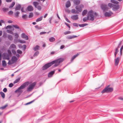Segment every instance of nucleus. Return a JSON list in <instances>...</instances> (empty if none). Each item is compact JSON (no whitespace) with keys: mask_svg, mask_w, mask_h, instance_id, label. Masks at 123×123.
<instances>
[{"mask_svg":"<svg viewBox=\"0 0 123 123\" xmlns=\"http://www.w3.org/2000/svg\"><path fill=\"white\" fill-rule=\"evenodd\" d=\"M63 59L62 58H60L50 62L48 63L42 67V70H45L47 69L54 64H55L54 65V67H57L59 65L60 63L63 62Z\"/></svg>","mask_w":123,"mask_h":123,"instance_id":"obj_1","label":"nucleus"},{"mask_svg":"<svg viewBox=\"0 0 123 123\" xmlns=\"http://www.w3.org/2000/svg\"><path fill=\"white\" fill-rule=\"evenodd\" d=\"M91 12H88V15L87 16V18L85 17L83 18V20L84 22L86 21L87 20L92 21H93L94 20V18L92 14L91 13L92 12V11Z\"/></svg>","mask_w":123,"mask_h":123,"instance_id":"obj_2","label":"nucleus"},{"mask_svg":"<svg viewBox=\"0 0 123 123\" xmlns=\"http://www.w3.org/2000/svg\"><path fill=\"white\" fill-rule=\"evenodd\" d=\"M110 85H109L107 86L101 91V93H103L105 92L108 93L112 92L113 91V89L112 87H110Z\"/></svg>","mask_w":123,"mask_h":123,"instance_id":"obj_3","label":"nucleus"},{"mask_svg":"<svg viewBox=\"0 0 123 123\" xmlns=\"http://www.w3.org/2000/svg\"><path fill=\"white\" fill-rule=\"evenodd\" d=\"M100 7L103 12L107 11L109 9L107 5L105 4H101Z\"/></svg>","mask_w":123,"mask_h":123,"instance_id":"obj_4","label":"nucleus"},{"mask_svg":"<svg viewBox=\"0 0 123 123\" xmlns=\"http://www.w3.org/2000/svg\"><path fill=\"white\" fill-rule=\"evenodd\" d=\"M36 84V82H34L30 85L29 87L27 88V91H31L32 89L34 86H35Z\"/></svg>","mask_w":123,"mask_h":123,"instance_id":"obj_5","label":"nucleus"},{"mask_svg":"<svg viewBox=\"0 0 123 123\" xmlns=\"http://www.w3.org/2000/svg\"><path fill=\"white\" fill-rule=\"evenodd\" d=\"M29 81H27L21 85L19 88V89L20 90L22 89L25 88L26 86L28 85L29 84Z\"/></svg>","mask_w":123,"mask_h":123,"instance_id":"obj_6","label":"nucleus"},{"mask_svg":"<svg viewBox=\"0 0 123 123\" xmlns=\"http://www.w3.org/2000/svg\"><path fill=\"white\" fill-rule=\"evenodd\" d=\"M84 5L81 4L79 6H76L75 7V8L77 10L76 11L79 12H80L82 10V8L84 7Z\"/></svg>","mask_w":123,"mask_h":123,"instance_id":"obj_7","label":"nucleus"},{"mask_svg":"<svg viewBox=\"0 0 123 123\" xmlns=\"http://www.w3.org/2000/svg\"><path fill=\"white\" fill-rule=\"evenodd\" d=\"M119 8L120 6L119 5L114 4L112 8V9L114 11H116L119 9Z\"/></svg>","mask_w":123,"mask_h":123,"instance_id":"obj_8","label":"nucleus"},{"mask_svg":"<svg viewBox=\"0 0 123 123\" xmlns=\"http://www.w3.org/2000/svg\"><path fill=\"white\" fill-rule=\"evenodd\" d=\"M113 14V13L110 11L109 12H106L105 13V15L106 17H110Z\"/></svg>","mask_w":123,"mask_h":123,"instance_id":"obj_9","label":"nucleus"},{"mask_svg":"<svg viewBox=\"0 0 123 123\" xmlns=\"http://www.w3.org/2000/svg\"><path fill=\"white\" fill-rule=\"evenodd\" d=\"M71 18L73 20H76L78 19L79 17L77 14L71 16Z\"/></svg>","mask_w":123,"mask_h":123,"instance_id":"obj_10","label":"nucleus"},{"mask_svg":"<svg viewBox=\"0 0 123 123\" xmlns=\"http://www.w3.org/2000/svg\"><path fill=\"white\" fill-rule=\"evenodd\" d=\"M55 70H54L50 72L48 74V76L49 77H52L53 74L55 73Z\"/></svg>","mask_w":123,"mask_h":123,"instance_id":"obj_11","label":"nucleus"},{"mask_svg":"<svg viewBox=\"0 0 123 123\" xmlns=\"http://www.w3.org/2000/svg\"><path fill=\"white\" fill-rule=\"evenodd\" d=\"M120 60V58L119 57H117L115 59V66H117L119 63Z\"/></svg>","mask_w":123,"mask_h":123,"instance_id":"obj_12","label":"nucleus"},{"mask_svg":"<svg viewBox=\"0 0 123 123\" xmlns=\"http://www.w3.org/2000/svg\"><path fill=\"white\" fill-rule=\"evenodd\" d=\"M18 60L17 58L15 56H13L12 57L11 61L13 62L14 63L17 61Z\"/></svg>","mask_w":123,"mask_h":123,"instance_id":"obj_13","label":"nucleus"},{"mask_svg":"<svg viewBox=\"0 0 123 123\" xmlns=\"http://www.w3.org/2000/svg\"><path fill=\"white\" fill-rule=\"evenodd\" d=\"M3 57L6 59L9 60V55L7 54L4 53L3 54Z\"/></svg>","mask_w":123,"mask_h":123,"instance_id":"obj_14","label":"nucleus"},{"mask_svg":"<svg viewBox=\"0 0 123 123\" xmlns=\"http://www.w3.org/2000/svg\"><path fill=\"white\" fill-rule=\"evenodd\" d=\"M21 8V5L19 4H18L16 5L15 8V10H19Z\"/></svg>","mask_w":123,"mask_h":123,"instance_id":"obj_15","label":"nucleus"},{"mask_svg":"<svg viewBox=\"0 0 123 123\" xmlns=\"http://www.w3.org/2000/svg\"><path fill=\"white\" fill-rule=\"evenodd\" d=\"M21 36L23 38L25 39L26 40H28V36L26 35L25 33H22Z\"/></svg>","mask_w":123,"mask_h":123,"instance_id":"obj_16","label":"nucleus"},{"mask_svg":"<svg viewBox=\"0 0 123 123\" xmlns=\"http://www.w3.org/2000/svg\"><path fill=\"white\" fill-rule=\"evenodd\" d=\"M27 10L29 11H31L33 10V8L31 5H29L27 7Z\"/></svg>","mask_w":123,"mask_h":123,"instance_id":"obj_17","label":"nucleus"},{"mask_svg":"<svg viewBox=\"0 0 123 123\" xmlns=\"http://www.w3.org/2000/svg\"><path fill=\"white\" fill-rule=\"evenodd\" d=\"M73 1L74 4L76 5H79L80 2V0H74Z\"/></svg>","mask_w":123,"mask_h":123,"instance_id":"obj_18","label":"nucleus"},{"mask_svg":"<svg viewBox=\"0 0 123 123\" xmlns=\"http://www.w3.org/2000/svg\"><path fill=\"white\" fill-rule=\"evenodd\" d=\"M91 11H92V12H91V13L92 14L93 16L94 17V20L95 18H94V14L96 16H97L98 15V14L96 12H94L92 10H91L89 11L88 12H91Z\"/></svg>","mask_w":123,"mask_h":123,"instance_id":"obj_19","label":"nucleus"},{"mask_svg":"<svg viewBox=\"0 0 123 123\" xmlns=\"http://www.w3.org/2000/svg\"><path fill=\"white\" fill-rule=\"evenodd\" d=\"M66 7L67 8H68L71 6V3L69 1H68L66 4Z\"/></svg>","mask_w":123,"mask_h":123,"instance_id":"obj_20","label":"nucleus"},{"mask_svg":"<svg viewBox=\"0 0 123 123\" xmlns=\"http://www.w3.org/2000/svg\"><path fill=\"white\" fill-rule=\"evenodd\" d=\"M87 12L88 11L87 10L85 9L83 10L82 13V16H85L87 13Z\"/></svg>","mask_w":123,"mask_h":123,"instance_id":"obj_21","label":"nucleus"},{"mask_svg":"<svg viewBox=\"0 0 123 123\" xmlns=\"http://www.w3.org/2000/svg\"><path fill=\"white\" fill-rule=\"evenodd\" d=\"M71 12L73 13L78 14L79 12L77 11H76L74 9H72L71 10Z\"/></svg>","mask_w":123,"mask_h":123,"instance_id":"obj_22","label":"nucleus"},{"mask_svg":"<svg viewBox=\"0 0 123 123\" xmlns=\"http://www.w3.org/2000/svg\"><path fill=\"white\" fill-rule=\"evenodd\" d=\"M21 78L19 77L18 78L16 79L13 82V84H15L18 83L20 80Z\"/></svg>","mask_w":123,"mask_h":123,"instance_id":"obj_23","label":"nucleus"},{"mask_svg":"<svg viewBox=\"0 0 123 123\" xmlns=\"http://www.w3.org/2000/svg\"><path fill=\"white\" fill-rule=\"evenodd\" d=\"M33 4L36 8H37L38 5V3L37 1H34L33 2Z\"/></svg>","mask_w":123,"mask_h":123,"instance_id":"obj_24","label":"nucleus"},{"mask_svg":"<svg viewBox=\"0 0 123 123\" xmlns=\"http://www.w3.org/2000/svg\"><path fill=\"white\" fill-rule=\"evenodd\" d=\"M88 25V24L85 23L81 24H79V26L80 27H84L86 26L87 25Z\"/></svg>","mask_w":123,"mask_h":123,"instance_id":"obj_25","label":"nucleus"},{"mask_svg":"<svg viewBox=\"0 0 123 123\" xmlns=\"http://www.w3.org/2000/svg\"><path fill=\"white\" fill-rule=\"evenodd\" d=\"M49 40L50 42H53L55 41V39L54 37H52L49 38Z\"/></svg>","mask_w":123,"mask_h":123,"instance_id":"obj_26","label":"nucleus"},{"mask_svg":"<svg viewBox=\"0 0 123 123\" xmlns=\"http://www.w3.org/2000/svg\"><path fill=\"white\" fill-rule=\"evenodd\" d=\"M8 104H6L5 105L0 107V109L3 110L5 109L7 106H8Z\"/></svg>","mask_w":123,"mask_h":123,"instance_id":"obj_27","label":"nucleus"},{"mask_svg":"<svg viewBox=\"0 0 123 123\" xmlns=\"http://www.w3.org/2000/svg\"><path fill=\"white\" fill-rule=\"evenodd\" d=\"M111 2L113 3L116 4H118L119 3V2L115 0H111Z\"/></svg>","mask_w":123,"mask_h":123,"instance_id":"obj_28","label":"nucleus"},{"mask_svg":"<svg viewBox=\"0 0 123 123\" xmlns=\"http://www.w3.org/2000/svg\"><path fill=\"white\" fill-rule=\"evenodd\" d=\"M39 47V46L38 45H36L35 46V47L34 48L33 50L35 51L37 50H38Z\"/></svg>","mask_w":123,"mask_h":123,"instance_id":"obj_29","label":"nucleus"},{"mask_svg":"<svg viewBox=\"0 0 123 123\" xmlns=\"http://www.w3.org/2000/svg\"><path fill=\"white\" fill-rule=\"evenodd\" d=\"M43 19V16L40 17V18H38L36 20V22H38L42 20Z\"/></svg>","mask_w":123,"mask_h":123,"instance_id":"obj_30","label":"nucleus"},{"mask_svg":"<svg viewBox=\"0 0 123 123\" xmlns=\"http://www.w3.org/2000/svg\"><path fill=\"white\" fill-rule=\"evenodd\" d=\"M7 38L8 39L11 40H12L13 39L12 36L10 35H8Z\"/></svg>","mask_w":123,"mask_h":123,"instance_id":"obj_31","label":"nucleus"},{"mask_svg":"<svg viewBox=\"0 0 123 123\" xmlns=\"http://www.w3.org/2000/svg\"><path fill=\"white\" fill-rule=\"evenodd\" d=\"M15 4V2H12V3L10 4V6L9 7L10 8L14 6Z\"/></svg>","mask_w":123,"mask_h":123,"instance_id":"obj_32","label":"nucleus"},{"mask_svg":"<svg viewBox=\"0 0 123 123\" xmlns=\"http://www.w3.org/2000/svg\"><path fill=\"white\" fill-rule=\"evenodd\" d=\"M19 13V12L18 11H17L16 12H15L14 13V14L15 15V17H18Z\"/></svg>","mask_w":123,"mask_h":123,"instance_id":"obj_33","label":"nucleus"},{"mask_svg":"<svg viewBox=\"0 0 123 123\" xmlns=\"http://www.w3.org/2000/svg\"><path fill=\"white\" fill-rule=\"evenodd\" d=\"M2 10L4 12H5L8 11V9L5 7H4L2 9Z\"/></svg>","mask_w":123,"mask_h":123,"instance_id":"obj_34","label":"nucleus"},{"mask_svg":"<svg viewBox=\"0 0 123 123\" xmlns=\"http://www.w3.org/2000/svg\"><path fill=\"white\" fill-rule=\"evenodd\" d=\"M114 4H112L111 3H109L108 4V6L110 8H112L113 6L114 5Z\"/></svg>","mask_w":123,"mask_h":123,"instance_id":"obj_35","label":"nucleus"},{"mask_svg":"<svg viewBox=\"0 0 123 123\" xmlns=\"http://www.w3.org/2000/svg\"><path fill=\"white\" fill-rule=\"evenodd\" d=\"M0 94L1 95V96L3 98H4L5 97V94L2 92H0Z\"/></svg>","mask_w":123,"mask_h":123,"instance_id":"obj_36","label":"nucleus"},{"mask_svg":"<svg viewBox=\"0 0 123 123\" xmlns=\"http://www.w3.org/2000/svg\"><path fill=\"white\" fill-rule=\"evenodd\" d=\"M2 65L4 67L6 66V61L5 60H3L2 61Z\"/></svg>","mask_w":123,"mask_h":123,"instance_id":"obj_37","label":"nucleus"},{"mask_svg":"<svg viewBox=\"0 0 123 123\" xmlns=\"http://www.w3.org/2000/svg\"><path fill=\"white\" fill-rule=\"evenodd\" d=\"M10 47L11 48L15 49L16 48V46L15 44H12L10 45Z\"/></svg>","mask_w":123,"mask_h":123,"instance_id":"obj_38","label":"nucleus"},{"mask_svg":"<svg viewBox=\"0 0 123 123\" xmlns=\"http://www.w3.org/2000/svg\"><path fill=\"white\" fill-rule=\"evenodd\" d=\"M20 92V93H22L23 92V91L22 90H20L19 88H18L15 91V92Z\"/></svg>","mask_w":123,"mask_h":123,"instance_id":"obj_39","label":"nucleus"},{"mask_svg":"<svg viewBox=\"0 0 123 123\" xmlns=\"http://www.w3.org/2000/svg\"><path fill=\"white\" fill-rule=\"evenodd\" d=\"M39 54V52L38 51L36 52L33 55L34 57H35L37 56Z\"/></svg>","mask_w":123,"mask_h":123,"instance_id":"obj_40","label":"nucleus"},{"mask_svg":"<svg viewBox=\"0 0 123 123\" xmlns=\"http://www.w3.org/2000/svg\"><path fill=\"white\" fill-rule=\"evenodd\" d=\"M17 52L19 54H21L22 53V51L20 49H18L17 51Z\"/></svg>","mask_w":123,"mask_h":123,"instance_id":"obj_41","label":"nucleus"},{"mask_svg":"<svg viewBox=\"0 0 123 123\" xmlns=\"http://www.w3.org/2000/svg\"><path fill=\"white\" fill-rule=\"evenodd\" d=\"M27 17V15H23L22 16V18L24 19H26Z\"/></svg>","mask_w":123,"mask_h":123,"instance_id":"obj_42","label":"nucleus"},{"mask_svg":"<svg viewBox=\"0 0 123 123\" xmlns=\"http://www.w3.org/2000/svg\"><path fill=\"white\" fill-rule=\"evenodd\" d=\"M13 26L16 29H19V27L16 25H13Z\"/></svg>","mask_w":123,"mask_h":123,"instance_id":"obj_43","label":"nucleus"},{"mask_svg":"<svg viewBox=\"0 0 123 123\" xmlns=\"http://www.w3.org/2000/svg\"><path fill=\"white\" fill-rule=\"evenodd\" d=\"M35 100L34 99L33 100L29 102H28V103H26V104H25V105H28L30 104H31Z\"/></svg>","mask_w":123,"mask_h":123,"instance_id":"obj_44","label":"nucleus"},{"mask_svg":"<svg viewBox=\"0 0 123 123\" xmlns=\"http://www.w3.org/2000/svg\"><path fill=\"white\" fill-rule=\"evenodd\" d=\"M79 54H75L74 55H73V57H72V58L74 59L77 56L79 55Z\"/></svg>","mask_w":123,"mask_h":123,"instance_id":"obj_45","label":"nucleus"},{"mask_svg":"<svg viewBox=\"0 0 123 123\" xmlns=\"http://www.w3.org/2000/svg\"><path fill=\"white\" fill-rule=\"evenodd\" d=\"M33 16V14L31 12L30 13L29 16V18H30L32 17Z\"/></svg>","mask_w":123,"mask_h":123,"instance_id":"obj_46","label":"nucleus"},{"mask_svg":"<svg viewBox=\"0 0 123 123\" xmlns=\"http://www.w3.org/2000/svg\"><path fill=\"white\" fill-rule=\"evenodd\" d=\"M19 42L20 43H25L26 42L25 41H24V40H19Z\"/></svg>","mask_w":123,"mask_h":123,"instance_id":"obj_47","label":"nucleus"},{"mask_svg":"<svg viewBox=\"0 0 123 123\" xmlns=\"http://www.w3.org/2000/svg\"><path fill=\"white\" fill-rule=\"evenodd\" d=\"M65 24L69 28V30H70V27L69 25L66 22L65 23Z\"/></svg>","mask_w":123,"mask_h":123,"instance_id":"obj_48","label":"nucleus"},{"mask_svg":"<svg viewBox=\"0 0 123 123\" xmlns=\"http://www.w3.org/2000/svg\"><path fill=\"white\" fill-rule=\"evenodd\" d=\"M52 18V17H51L49 18V22L50 24H51V20Z\"/></svg>","mask_w":123,"mask_h":123,"instance_id":"obj_49","label":"nucleus"},{"mask_svg":"<svg viewBox=\"0 0 123 123\" xmlns=\"http://www.w3.org/2000/svg\"><path fill=\"white\" fill-rule=\"evenodd\" d=\"M67 38L69 39H73V36H69L67 37Z\"/></svg>","mask_w":123,"mask_h":123,"instance_id":"obj_50","label":"nucleus"},{"mask_svg":"<svg viewBox=\"0 0 123 123\" xmlns=\"http://www.w3.org/2000/svg\"><path fill=\"white\" fill-rule=\"evenodd\" d=\"M14 62H11L10 60H9L8 63V64L9 65H11Z\"/></svg>","mask_w":123,"mask_h":123,"instance_id":"obj_51","label":"nucleus"},{"mask_svg":"<svg viewBox=\"0 0 123 123\" xmlns=\"http://www.w3.org/2000/svg\"><path fill=\"white\" fill-rule=\"evenodd\" d=\"M13 12L12 11H10L8 13L9 15H12L13 13Z\"/></svg>","mask_w":123,"mask_h":123,"instance_id":"obj_52","label":"nucleus"},{"mask_svg":"<svg viewBox=\"0 0 123 123\" xmlns=\"http://www.w3.org/2000/svg\"><path fill=\"white\" fill-rule=\"evenodd\" d=\"M71 33V32L69 31H68L66 32H65L64 33V34L65 35H67L68 34H69L70 33Z\"/></svg>","mask_w":123,"mask_h":123,"instance_id":"obj_53","label":"nucleus"},{"mask_svg":"<svg viewBox=\"0 0 123 123\" xmlns=\"http://www.w3.org/2000/svg\"><path fill=\"white\" fill-rule=\"evenodd\" d=\"M6 31L8 33H11V34H12V31H11L10 30H6Z\"/></svg>","mask_w":123,"mask_h":123,"instance_id":"obj_54","label":"nucleus"},{"mask_svg":"<svg viewBox=\"0 0 123 123\" xmlns=\"http://www.w3.org/2000/svg\"><path fill=\"white\" fill-rule=\"evenodd\" d=\"M37 9L39 11H40L41 9V7L40 6H38L37 7Z\"/></svg>","mask_w":123,"mask_h":123,"instance_id":"obj_55","label":"nucleus"},{"mask_svg":"<svg viewBox=\"0 0 123 123\" xmlns=\"http://www.w3.org/2000/svg\"><path fill=\"white\" fill-rule=\"evenodd\" d=\"M12 28V26L10 25H8L6 27V29H7L8 28L10 29Z\"/></svg>","mask_w":123,"mask_h":123,"instance_id":"obj_56","label":"nucleus"},{"mask_svg":"<svg viewBox=\"0 0 123 123\" xmlns=\"http://www.w3.org/2000/svg\"><path fill=\"white\" fill-rule=\"evenodd\" d=\"M13 86V84L12 83H11L9 84V86L10 87H12Z\"/></svg>","mask_w":123,"mask_h":123,"instance_id":"obj_57","label":"nucleus"},{"mask_svg":"<svg viewBox=\"0 0 123 123\" xmlns=\"http://www.w3.org/2000/svg\"><path fill=\"white\" fill-rule=\"evenodd\" d=\"M35 27L36 28L40 30L41 29V28L38 27V25H36L35 26Z\"/></svg>","mask_w":123,"mask_h":123,"instance_id":"obj_58","label":"nucleus"},{"mask_svg":"<svg viewBox=\"0 0 123 123\" xmlns=\"http://www.w3.org/2000/svg\"><path fill=\"white\" fill-rule=\"evenodd\" d=\"M12 53L14 54H15L16 53V51L14 49H12L11 50Z\"/></svg>","mask_w":123,"mask_h":123,"instance_id":"obj_59","label":"nucleus"},{"mask_svg":"<svg viewBox=\"0 0 123 123\" xmlns=\"http://www.w3.org/2000/svg\"><path fill=\"white\" fill-rule=\"evenodd\" d=\"M73 25L75 27H78V24L76 23H74L73 24Z\"/></svg>","mask_w":123,"mask_h":123,"instance_id":"obj_60","label":"nucleus"},{"mask_svg":"<svg viewBox=\"0 0 123 123\" xmlns=\"http://www.w3.org/2000/svg\"><path fill=\"white\" fill-rule=\"evenodd\" d=\"M56 54V52L55 51H52L50 53V54L51 55H53L55 54Z\"/></svg>","mask_w":123,"mask_h":123,"instance_id":"obj_61","label":"nucleus"},{"mask_svg":"<svg viewBox=\"0 0 123 123\" xmlns=\"http://www.w3.org/2000/svg\"><path fill=\"white\" fill-rule=\"evenodd\" d=\"M7 91V89L6 88H5L3 90V91L5 92H6Z\"/></svg>","mask_w":123,"mask_h":123,"instance_id":"obj_62","label":"nucleus"},{"mask_svg":"<svg viewBox=\"0 0 123 123\" xmlns=\"http://www.w3.org/2000/svg\"><path fill=\"white\" fill-rule=\"evenodd\" d=\"M46 33V32H45L43 31L41 32L40 33V35H42L44 34H45Z\"/></svg>","mask_w":123,"mask_h":123,"instance_id":"obj_63","label":"nucleus"},{"mask_svg":"<svg viewBox=\"0 0 123 123\" xmlns=\"http://www.w3.org/2000/svg\"><path fill=\"white\" fill-rule=\"evenodd\" d=\"M65 19L66 20V21L68 22L69 23H71V21L69 20V19L68 18H65Z\"/></svg>","mask_w":123,"mask_h":123,"instance_id":"obj_64","label":"nucleus"}]
</instances>
